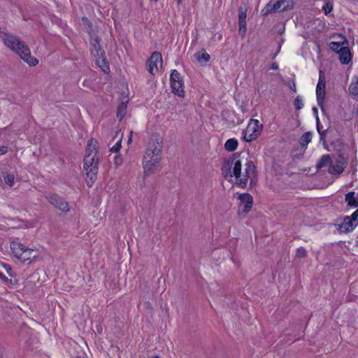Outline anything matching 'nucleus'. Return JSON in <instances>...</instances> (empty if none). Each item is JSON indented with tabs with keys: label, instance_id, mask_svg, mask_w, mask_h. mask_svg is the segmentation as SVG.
Listing matches in <instances>:
<instances>
[{
	"label": "nucleus",
	"instance_id": "473e14b6",
	"mask_svg": "<svg viewBox=\"0 0 358 358\" xmlns=\"http://www.w3.org/2000/svg\"><path fill=\"white\" fill-rule=\"evenodd\" d=\"M322 10L325 15L329 14L333 10V3L331 1H327L322 6Z\"/></svg>",
	"mask_w": 358,
	"mask_h": 358
},
{
	"label": "nucleus",
	"instance_id": "3c124183",
	"mask_svg": "<svg viewBox=\"0 0 358 358\" xmlns=\"http://www.w3.org/2000/svg\"><path fill=\"white\" fill-rule=\"evenodd\" d=\"M80 358H81V357H80ZM83 358H85V357H83Z\"/></svg>",
	"mask_w": 358,
	"mask_h": 358
},
{
	"label": "nucleus",
	"instance_id": "c03bdc74",
	"mask_svg": "<svg viewBox=\"0 0 358 358\" xmlns=\"http://www.w3.org/2000/svg\"><path fill=\"white\" fill-rule=\"evenodd\" d=\"M289 88L294 92L296 91V85L294 81L289 85Z\"/></svg>",
	"mask_w": 358,
	"mask_h": 358
},
{
	"label": "nucleus",
	"instance_id": "aec40b11",
	"mask_svg": "<svg viewBox=\"0 0 358 358\" xmlns=\"http://www.w3.org/2000/svg\"><path fill=\"white\" fill-rule=\"evenodd\" d=\"M345 200L348 206L354 208L358 206V197L355 196V192H350L346 194Z\"/></svg>",
	"mask_w": 358,
	"mask_h": 358
},
{
	"label": "nucleus",
	"instance_id": "49530a36",
	"mask_svg": "<svg viewBox=\"0 0 358 358\" xmlns=\"http://www.w3.org/2000/svg\"><path fill=\"white\" fill-rule=\"evenodd\" d=\"M278 66L276 63H273L272 65H271V69H273V70H276L278 69Z\"/></svg>",
	"mask_w": 358,
	"mask_h": 358
},
{
	"label": "nucleus",
	"instance_id": "5701e85b",
	"mask_svg": "<svg viewBox=\"0 0 358 358\" xmlns=\"http://www.w3.org/2000/svg\"><path fill=\"white\" fill-rule=\"evenodd\" d=\"M312 140V133L310 131H307L304 133L299 140V143L301 147L303 149H306L308 144Z\"/></svg>",
	"mask_w": 358,
	"mask_h": 358
},
{
	"label": "nucleus",
	"instance_id": "b1692460",
	"mask_svg": "<svg viewBox=\"0 0 358 358\" xmlns=\"http://www.w3.org/2000/svg\"><path fill=\"white\" fill-rule=\"evenodd\" d=\"M127 100L126 101H122L120 103V105L117 107V117L119 119L120 121H121L127 112Z\"/></svg>",
	"mask_w": 358,
	"mask_h": 358
},
{
	"label": "nucleus",
	"instance_id": "a211bd4d",
	"mask_svg": "<svg viewBox=\"0 0 358 358\" xmlns=\"http://www.w3.org/2000/svg\"><path fill=\"white\" fill-rule=\"evenodd\" d=\"M339 59L342 64H348L351 60V53L348 47H343L339 49Z\"/></svg>",
	"mask_w": 358,
	"mask_h": 358
},
{
	"label": "nucleus",
	"instance_id": "9d476101",
	"mask_svg": "<svg viewBox=\"0 0 358 358\" xmlns=\"http://www.w3.org/2000/svg\"><path fill=\"white\" fill-rule=\"evenodd\" d=\"M346 162L344 158L339 157L330 164L328 172L331 175H340L345 169Z\"/></svg>",
	"mask_w": 358,
	"mask_h": 358
},
{
	"label": "nucleus",
	"instance_id": "4468645a",
	"mask_svg": "<svg viewBox=\"0 0 358 358\" xmlns=\"http://www.w3.org/2000/svg\"><path fill=\"white\" fill-rule=\"evenodd\" d=\"M247 8L241 6L238 9V25L239 31L243 32V34L246 31V17H247Z\"/></svg>",
	"mask_w": 358,
	"mask_h": 358
},
{
	"label": "nucleus",
	"instance_id": "a18cd8bd",
	"mask_svg": "<svg viewBox=\"0 0 358 358\" xmlns=\"http://www.w3.org/2000/svg\"><path fill=\"white\" fill-rule=\"evenodd\" d=\"M317 130L318 132L321 131V125L318 117H317Z\"/></svg>",
	"mask_w": 358,
	"mask_h": 358
},
{
	"label": "nucleus",
	"instance_id": "c85d7f7f",
	"mask_svg": "<svg viewBox=\"0 0 358 358\" xmlns=\"http://www.w3.org/2000/svg\"><path fill=\"white\" fill-rule=\"evenodd\" d=\"M349 92L351 94L358 95V78L355 77V81H353L349 86Z\"/></svg>",
	"mask_w": 358,
	"mask_h": 358
},
{
	"label": "nucleus",
	"instance_id": "423d86ee",
	"mask_svg": "<svg viewBox=\"0 0 358 358\" xmlns=\"http://www.w3.org/2000/svg\"><path fill=\"white\" fill-rule=\"evenodd\" d=\"M48 201L56 208L62 212L68 213L70 210L69 203L57 194H50L46 196Z\"/></svg>",
	"mask_w": 358,
	"mask_h": 358
},
{
	"label": "nucleus",
	"instance_id": "8fccbe9b",
	"mask_svg": "<svg viewBox=\"0 0 358 358\" xmlns=\"http://www.w3.org/2000/svg\"><path fill=\"white\" fill-rule=\"evenodd\" d=\"M152 358H159V357L158 356H155V357H154Z\"/></svg>",
	"mask_w": 358,
	"mask_h": 358
},
{
	"label": "nucleus",
	"instance_id": "a19ab883",
	"mask_svg": "<svg viewBox=\"0 0 358 358\" xmlns=\"http://www.w3.org/2000/svg\"><path fill=\"white\" fill-rule=\"evenodd\" d=\"M349 217L355 223H357L358 220V208Z\"/></svg>",
	"mask_w": 358,
	"mask_h": 358
},
{
	"label": "nucleus",
	"instance_id": "cd10ccee",
	"mask_svg": "<svg viewBox=\"0 0 358 358\" xmlns=\"http://www.w3.org/2000/svg\"><path fill=\"white\" fill-rule=\"evenodd\" d=\"M82 21H83V25L85 27V29H86L87 33L90 34V37H92L93 36V34H92L93 29H92V22L90 20H88V18L86 17H83Z\"/></svg>",
	"mask_w": 358,
	"mask_h": 358
},
{
	"label": "nucleus",
	"instance_id": "f257e3e1",
	"mask_svg": "<svg viewBox=\"0 0 358 358\" xmlns=\"http://www.w3.org/2000/svg\"><path fill=\"white\" fill-rule=\"evenodd\" d=\"M221 170L224 178L229 181L235 177L236 185L241 188L246 187L248 179L256 176L254 162L248 158L244 159L241 153H234L225 159Z\"/></svg>",
	"mask_w": 358,
	"mask_h": 358
},
{
	"label": "nucleus",
	"instance_id": "393cba45",
	"mask_svg": "<svg viewBox=\"0 0 358 358\" xmlns=\"http://www.w3.org/2000/svg\"><path fill=\"white\" fill-rule=\"evenodd\" d=\"M238 145V143L236 138H230L226 141L224 148L229 152H233L237 148Z\"/></svg>",
	"mask_w": 358,
	"mask_h": 358
},
{
	"label": "nucleus",
	"instance_id": "f03ea898",
	"mask_svg": "<svg viewBox=\"0 0 358 358\" xmlns=\"http://www.w3.org/2000/svg\"><path fill=\"white\" fill-rule=\"evenodd\" d=\"M1 38L5 45L16 52L29 66H35L38 64V59L31 55L29 47L23 41H20L19 37L8 33H3Z\"/></svg>",
	"mask_w": 358,
	"mask_h": 358
},
{
	"label": "nucleus",
	"instance_id": "6ab92c4d",
	"mask_svg": "<svg viewBox=\"0 0 358 358\" xmlns=\"http://www.w3.org/2000/svg\"><path fill=\"white\" fill-rule=\"evenodd\" d=\"M172 91L180 97L185 96L184 83H171Z\"/></svg>",
	"mask_w": 358,
	"mask_h": 358
},
{
	"label": "nucleus",
	"instance_id": "2eb2a0df",
	"mask_svg": "<svg viewBox=\"0 0 358 358\" xmlns=\"http://www.w3.org/2000/svg\"><path fill=\"white\" fill-rule=\"evenodd\" d=\"M96 63L97 66L106 73H108L110 71L109 64L105 57V54H101V55H96Z\"/></svg>",
	"mask_w": 358,
	"mask_h": 358
},
{
	"label": "nucleus",
	"instance_id": "f8f14e48",
	"mask_svg": "<svg viewBox=\"0 0 358 358\" xmlns=\"http://www.w3.org/2000/svg\"><path fill=\"white\" fill-rule=\"evenodd\" d=\"M98 169L99 163L84 167V171L87 175L86 180L88 186H91L92 184L94 183V182L96 180Z\"/></svg>",
	"mask_w": 358,
	"mask_h": 358
},
{
	"label": "nucleus",
	"instance_id": "58836bf2",
	"mask_svg": "<svg viewBox=\"0 0 358 358\" xmlns=\"http://www.w3.org/2000/svg\"><path fill=\"white\" fill-rule=\"evenodd\" d=\"M121 138L110 149V150L113 152H117L120 151L121 148Z\"/></svg>",
	"mask_w": 358,
	"mask_h": 358
},
{
	"label": "nucleus",
	"instance_id": "09e8293b",
	"mask_svg": "<svg viewBox=\"0 0 358 358\" xmlns=\"http://www.w3.org/2000/svg\"><path fill=\"white\" fill-rule=\"evenodd\" d=\"M177 1H178V4L182 1V0H177Z\"/></svg>",
	"mask_w": 358,
	"mask_h": 358
},
{
	"label": "nucleus",
	"instance_id": "bb28decb",
	"mask_svg": "<svg viewBox=\"0 0 358 358\" xmlns=\"http://www.w3.org/2000/svg\"><path fill=\"white\" fill-rule=\"evenodd\" d=\"M184 83L183 79L182 76H180V73L174 69L171 71V76H170V83Z\"/></svg>",
	"mask_w": 358,
	"mask_h": 358
},
{
	"label": "nucleus",
	"instance_id": "f704fd0d",
	"mask_svg": "<svg viewBox=\"0 0 358 358\" xmlns=\"http://www.w3.org/2000/svg\"><path fill=\"white\" fill-rule=\"evenodd\" d=\"M0 279L6 285L11 284L15 285L17 283L16 280L8 279L5 275L0 272Z\"/></svg>",
	"mask_w": 358,
	"mask_h": 358
},
{
	"label": "nucleus",
	"instance_id": "4be33fe9",
	"mask_svg": "<svg viewBox=\"0 0 358 358\" xmlns=\"http://www.w3.org/2000/svg\"><path fill=\"white\" fill-rule=\"evenodd\" d=\"M97 142L93 138H91L88 141L87 149H86V155H95L96 156L97 150L96 148Z\"/></svg>",
	"mask_w": 358,
	"mask_h": 358
},
{
	"label": "nucleus",
	"instance_id": "20e7f679",
	"mask_svg": "<svg viewBox=\"0 0 358 358\" xmlns=\"http://www.w3.org/2000/svg\"><path fill=\"white\" fill-rule=\"evenodd\" d=\"M10 248L14 257L22 262L34 259L36 257V255H34L36 252L34 250L28 248L15 241L10 242Z\"/></svg>",
	"mask_w": 358,
	"mask_h": 358
},
{
	"label": "nucleus",
	"instance_id": "412c9836",
	"mask_svg": "<svg viewBox=\"0 0 358 358\" xmlns=\"http://www.w3.org/2000/svg\"><path fill=\"white\" fill-rule=\"evenodd\" d=\"M332 160L329 155H322L316 164V169H321L327 166H329Z\"/></svg>",
	"mask_w": 358,
	"mask_h": 358
},
{
	"label": "nucleus",
	"instance_id": "a878e982",
	"mask_svg": "<svg viewBox=\"0 0 358 358\" xmlns=\"http://www.w3.org/2000/svg\"><path fill=\"white\" fill-rule=\"evenodd\" d=\"M83 166H92L93 164L99 163L98 159L95 155H85L83 159Z\"/></svg>",
	"mask_w": 358,
	"mask_h": 358
},
{
	"label": "nucleus",
	"instance_id": "37998d69",
	"mask_svg": "<svg viewBox=\"0 0 358 358\" xmlns=\"http://www.w3.org/2000/svg\"><path fill=\"white\" fill-rule=\"evenodd\" d=\"M320 134V141H324V138H325V136H326V134H327V130H323L320 132H318Z\"/></svg>",
	"mask_w": 358,
	"mask_h": 358
},
{
	"label": "nucleus",
	"instance_id": "7c9ffc66",
	"mask_svg": "<svg viewBox=\"0 0 358 358\" xmlns=\"http://www.w3.org/2000/svg\"><path fill=\"white\" fill-rule=\"evenodd\" d=\"M14 175L6 173L3 175V180L10 187H12L14 185Z\"/></svg>",
	"mask_w": 358,
	"mask_h": 358
},
{
	"label": "nucleus",
	"instance_id": "f3484780",
	"mask_svg": "<svg viewBox=\"0 0 358 358\" xmlns=\"http://www.w3.org/2000/svg\"><path fill=\"white\" fill-rule=\"evenodd\" d=\"M262 128L263 125L259 123V120L251 119L247 127V132L252 131L259 136Z\"/></svg>",
	"mask_w": 358,
	"mask_h": 358
},
{
	"label": "nucleus",
	"instance_id": "1a4fd4ad",
	"mask_svg": "<svg viewBox=\"0 0 358 358\" xmlns=\"http://www.w3.org/2000/svg\"><path fill=\"white\" fill-rule=\"evenodd\" d=\"M240 204L238 206V210L245 213H248L252 207L253 199L249 194H241L238 196Z\"/></svg>",
	"mask_w": 358,
	"mask_h": 358
},
{
	"label": "nucleus",
	"instance_id": "39448f33",
	"mask_svg": "<svg viewBox=\"0 0 358 358\" xmlns=\"http://www.w3.org/2000/svg\"><path fill=\"white\" fill-rule=\"evenodd\" d=\"M162 150V141L158 136L152 138L145 150L144 157H160L159 155Z\"/></svg>",
	"mask_w": 358,
	"mask_h": 358
},
{
	"label": "nucleus",
	"instance_id": "9b49d317",
	"mask_svg": "<svg viewBox=\"0 0 358 358\" xmlns=\"http://www.w3.org/2000/svg\"><path fill=\"white\" fill-rule=\"evenodd\" d=\"M160 162V157H148L143 156V164L145 174L148 175L153 172Z\"/></svg>",
	"mask_w": 358,
	"mask_h": 358
},
{
	"label": "nucleus",
	"instance_id": "7ed1b4c3",
	"mask_svg": "<svg viewBox=\"0 0 358 358\" xmlns=\"http://www.w3.org/2000/svg\"><path fill=\"white\" fill-rule=\"evenodd\" d=\"M295 0H271L262 10L264 16L275 12H283L293 8Z\"/></svg>",
	"mask_w": 358,
	"mask_h": 358
},
{
	"label": "nucleus",
	"instance_id": "e433bc0d",
	"mask_svg": "<svg viewBox=\"0 0 358 358\" xmlns=\"http://www.w3.org/2000/svg\"><path fill=\"white\" fill-rule=\"evenodd\" d=\"M330 48L334 51L336 52L338 54L339 53V49L343 48V46L341 45V44L338 42H331L330 43Z\"/></svg>",
	"mask_w": 358,
	"mask_h": 358
},
{
	"label": "nucleus",
	"instance_id": "6e6552de",
	"mask_svg": "<svg viewBox=\"0 0 358 358\" xmlns=\"http://www.w3.org/2000/svg\"><path fill=\"white\" fill-rule=\"evenodd\" d=\"M158 64H159L160 67L162 66V57L160 52L155 51L152 54L147 62L148 71L149 73L155 75L154 70L155 69V72L158 71Z\"/></svg>",
	"mask_w": 358,
	"mask_h": 358
},
{
	"label": "nucleus",
	"instance_id": "ddd939ff",
	"mask_svg": "<svg viewBox=\"0 0 358 358\" xmlns=\"http://www.w3.org/2000/svg\"><path fill=\"white\" fill-rule=\"evenodd\" d=\"M99 42L100 38L97 36H92L90 37V45L92 46L91 52L94 57L96 55H101V54H105V52L101 48Z\"/></svg>",
	"mask_w": 358,
	"mask_h": 358
},
{
	"label": "nucleus",
	"instance_id": "0eeeda50",
	"mask_svg": "<svg viewBox=\"0 0 358 358\" xmlns=\"http://www.w3.org/2000/svg\"><path fill=\"white\" fill-rule=\"evenodd\" d=\"M325 86H326V80L324 76V74L322 71L320 72L319 80L316 87V95H317V101L322 108L323 107L324 99L325 97L326 92H325Z\"/></svg>",
	"mask_w": 358,
	"mask_h": 358
},
{
	"label": "nucleus",
	"instance_id": "ea45409f",
	"mask_svg": "<svg viewBox=\"0 0 358 358\" xmlns=\"http://www.w3.org/2000/svg\"><path fill=\"white\" fill-rule=\"evenodd\" d=\"M123 162L122 157L119 155H116L114 158V163L116 166H120Z\"/></svg>",
	"mask_w": 358,
	"mask_h": 358
},
{
	"label": "nucleus",
	"instance_id": "c756f323",
	"mask_svg": "<svg viewBox=\"0 0 358 358\" xmlns=\"http://www.w3.org/2000/svg\"><path fill=\"white\" fill-rule=\"evenodd\" d=\"M195 57L196 58V59L199 61V62H201V61H203L205 62H207L210 60V56L209 54H208L207 52H203V53H200V52H198V53H196L194 55Z\"/></svg>",
	"mask_w": 358,
	"mask_h": 358
},
{
	"label": "nucleus",
	"instance_id": "79ce46f5",
	"mask_svg": "<svg viewBox=\"0 0 358 358\" xmlns=\"http://www.w3.org/2000/svg\"><path fill=\"white\" fill-rule=\"evenodd\" d=\"M8 152V148L6 146L0 145V155H4Z\"/></svg>",
	"mask_w": 358,
	"mask_h": 358
},
{
	"label": "nucleus",
	"instance_id": "de8ad7c7",
	"mask_svg": "<svg viewBox=\"0 0 358 358\" xmlns=\"http://www.w3.org/2000/svg\"><path fill=\"white\" fill-rule=\"evenodd\" d=\"M131 136H132V131H130L129 136L128 138V143H130L131 142V141H132Z\"/></svg>",
	"mask_w": 358,
	"mask_h": 358
},
{
	"label": "nucleus",
	"instance_id": "2f4dec72",
	"mask_svg": "<svg viewBox=\"0 0 358 358\" xmlns=\"http://www.w3.org/2000/svg\"><path fill=\"white\" fill-rule=\"evenodd\" d=\"M258 136H259V135H257V134H255L254 132H252V131L247 132V131H246L245 136H244V140L247 142H251L253 140H255Z\"/></svg>",
	"mask_w": 358,
	"mask_h": 358
},
{
	"label": "nucleus",
	"instance_id": "72a5a7b5",
	"mask_svg": "<svg viewBox=\"0 0 358 358\" xmlns=\"http://www.w3.org/2000/svg\"><path fill=\"white\" fill-rule=\"evenodd\" d=\"M294 106L296 110H300L303 107V100L300 96H297L294 101Z\"/></svg>",
	"mask_w": 358,
	"mask_h": 358
},
{
	"label": "nucleus",
	"instance_id": "c9c22d12",
	"mask_svg": "<svg viewBox=\"0 0 358 358\" xmlns=\"http://www.w3.org/2000/svg\"><path fill=\"white\" fill-rule=\"evenodd\" d=\"M2 266L10 277L13 278L15 276V273L13 271L10 265L3 264Z\"/></svg>",
	"mask_w": 358,
	"mask_h": 358
},
{
	"label": "nucleus",
	"instance_id": "dca6fc26",
	"mask_svg": "<svg viewBox=\"0 0 358 358\" xmlns=\"http://www.w3.org/2000/svg\"><path fill=\"white\" fill-rule=\"evenodd\" d=\"M357 225L349 216L345 217L343 223L340 225V229L343 232L352 231Z\"/></svg>",
	"mask_w": 358,
	"mask_h": 358
},
{
	"label": "nucleus",
	"instance_id": "4c0bfd02",
	"mask_svg": "<svg viewBox=\"0 0 358 358\" xmlns=\"http://www.w3.org/2000/svg\"><path fill=\"white\" fill-rule=\"evenodd\" d=\"M306 254H307L306 250L303 247L299 248L296 250V256L298 257L304 258L306 257Z\"/></svg>",
	"mask_w": 358,
	"mask_h": 358
}]
</instances>
